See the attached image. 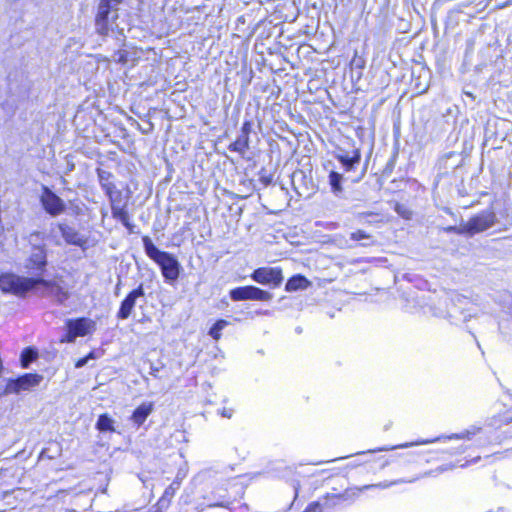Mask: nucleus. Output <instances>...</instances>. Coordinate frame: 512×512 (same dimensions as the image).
Returning <instances> with one entry per match:
<instances>
[{
    "label": "nucleus",
    "mask_w": 512,
    "mask_h": 512,
    "mask_svg": "<svg viewBox=\"0 0 512 512\" xmlns=\"http://www.w3.org/2000/svg\"><path fill=\"white\" fill-rule=\"evenodd\" d=\"M142 242L145 254L158 265L164 282L175 285L183 271L178 258L170 252L160 250L149 236H143Z\"/></svg>",
    "instance_id": "1"
},
{
    "label": "nucleus",
    "mask_w": 512,
    "mask_h": 512,
    "mask_svg": "<svg viewBox=\"0 0 512 512\" xmlns=\"http://www.w3.org/2000/svg\"><path fill=\"white\" fill-rule=\"evenodd\" d=\"M123 0H100L95 16V28L98 34L106 36L117 27L119 5Z\"/></svg>",
    "instance_id": "2"
},
{
    "label": "nucleus",
    "mask_w": 512,
    "mask_h": 512,
    "mask_svg": "<svg viewBox=\"0 0 512 512\" xmlns=\"http://www.w3.org/2000/svg\"><path fill=\"white\" fill-rule=\"evenodd\" d=\"M0 290L5 294L25 297L35 291V277L20 276L12 272L1 273Z\"/></svg>",
    "instance_id": "3"
},
{
    "label": "nucleus",
    "mask_w": 512,
    "mask_h": 512,
    "mask_svg": "<svg viewBox=\"0 0 512 512\" xmlns=\"http://www.w3.org/2000/svg\"><path fill=\"white\" fill-rule=\"evenodd\" d=\"M65 333L60 343H74L78 337H85L96 330V322L88 317L70 318L65 321Z\"/></svg>",
    "instance_id": "4"
},
{
    "label": "nucleus",
    "mask_w": 512,
    "mask_h": 512,
    "mask_svg": "<svg viewBox=\"0 0 512 512\" xmlns=\"http://www.w3.org/2000/svg\"><path fill=\"white\" fill-rule=\"evenodd\" d=\"M48 266L47 245L30 247L28 255L24 260L23 267L32 277H42Z\"/></svg>",
    "instance_id": "5"
},
{
    "label": "nucleus",
    "mask_w": 512,
    "mask_h": 512,
    "mask_svg": "<svg viewBox=\"0 0 512 512\" xmlns=\"http://www.w3.org/2000/svg\"><path fill=\"white\" fill-rule=\"evenodd\" d=\"M39 202L44 212L52 218L60 216L67 209L65 201L46 185L41 187Z\"/></svg>",
    "instance_id": "6"
},
{
    "label": "nucleus",
    "mask_w": 512,
    "mask_h": 512,
    "mask_svg": "<svg viewBox=\"0 0 512 512\" xmlns=\"http://www.w3.org/2000/svg\"><path fill=\"white\" fill-rule=\"evenodd\" d=\"M39 288L42 297L52 298L59 305L64 304L70 297L67 289L55 281L45 279L43 276L35 277V291Z\"/></svg>",
    "instance_id": "7"
},
{
    "label": "nucleus",
    "mask_w": 512,
    "mask_h": 512,
    "mask_svg": "<svg viewBox=\"0 0 512 512\" xmlns=\"http://www.w3.org/2000/svg\"><path fill=\"white\" fill-rule=\"evenodd\" d=\"M43 376L38 373H24L16 378L7 379L5 394H19L22 391H29L38 386Z\"/></svg>",
    "instance_id": "8"
},
{
    "label": "nucleus",
    "mask_w": 512,
    "mask_h": 512,
    "mask_svg": "<svg viewBox=\"0 0 512 512\" xmlns=\"http://www.w3.org/2000/svg\"><path fill=\"white\" fill-rule=\"evenodd\" d=\"M232 301H270L273 294L253 285L239 286L229 291Z\"/></svg>",
    "instance_id": "9"
},
{
    "label": "nucleus",
    "mask_w": 512,
    "mask_h": 512,
    "mask_svg": "<svg viewBox=\"0 0 512 512\" xmlns=\"http://www.w3.org/2000/svg\"><path fill=\"white\" fill-rule=\"evenodd\" d=\"M250 278L270 288L279 287L284 280L282 269L279 267H259L251 273Z\"/></svg>",
    "instance_id": "10"
},
{
    "label": "nucleus",
    "mask_w": 512,
    "mask_h": 512,
    "mask_svg": "<svg viewBox=\"0 0 512 512\" xmlns=\"http://www.w3.org/2000/svg\"><path fill=\"white\" fill-rule=\"evenodd\" d=\"M496 223V214L493 210H483L471 217L466 223L467 236L486 231Z\"/></svg>",
    "instance_id": "11"
},
{
    "label": "nucleus",
    "mask_w": 512,
    "mask_h": 512,
    "mask_svg": "<svg viewBox=\"0 0 512 512\" xmlns=\"http://www.w3.org/2000/svg\"><path fill=\"white\" fill-rule=\"evenodd\" d=\"M335 159L340 163L341 168L346 172H355L360 165L361 153L359 149L351 148L346 150L344 148H337L334 151Z\"/></svg>",
    "instance_id": "12"
},
{
    "label": "nucleus",
    "mask_w": 512,
    "mask_h": 512,
    "mask_svg": "<svg viewBox=\"0 0 512 512\" xmlns=\"http://www.w3.org/2000/svg\"><path fill=\"white\" fill-rule=\"evenodd\" d=\"M145 297L144 284L140 283L136 288L131 290L126 297L121 301L120 307L117 311V318L119 320H126L130 317L137 300Z\"/></svg>",
    "instance_id": "13"
},
{
    "label": "nucleus",
    "mask_w": 512,
    "mask_h": 512,
    "mask_svg": "<svg viewBox=\"0 0 512 512\" xmlns=\"http://www.w3.org/2000/svg\"><path fill=\"white\" fill-rule=\"evenodd\" d=\"M474 434H475L474 431L466 430L462 433H454L449 436H440V437H437V438H434L431 440H421V441H417V442L404 443V444L391 446V447L385 446V447H381L378 449H371V450H368L366 453H375L378 451H390V450H394V449H398V448H407V447H411V446H415V445L429 444V443L438 442V441H442V440L471 439V437ZM364 453L365 452H358L357 454H364Z\"/></svg>",
    "instance_id": "14"
},
{
    "label": "nucleus",
    "mask_w": 512,
    "mask_h": 512,
    "mask_svg": "<svg viewBox=\"0 0 512 512\" xmlns=\"http://www.w3.org/2000/svg\"><path fill=\"white\" fill-rule=\"evenodd\" d=\"M57 228L66 244L86 249L88 242L87 237L82 235L73 226H70L65 222H59L57 224Z\"/></svg>",
    "instance_id": "15"
},
{
    "label": "nucleus",
    "mask_w": 512,
    "mask_h": 512,
    "mask_svg": "<svg viewBox=\"0 0 512 512\" xmlns=\"http://www.w3.org/2000/svg\"><path fill=\"white\" fill-rule=\"evenodd\" d=\"M464 157L458 152H448L444 154L437 163L439 173L438 175H445L449 170H456L462 166Z\"/></svg>",
    "instance_id": "16"
},
{
    "label": "nucleus",
    "mask_w": 512,
    "mask_h": 512,
    "mask_svg": "<svg viewBox=\"0 0 512 512\" xmlns=\"http://www.w3.org/2000/svg\"><path fill=\"white\" fill-rule=\"evenodd\" d=\"M111 213L112 217L119 221L130 233L134 232V224L130 221L128 205H119V203L115 204V201H112Z\"/></svg>",
    "instance_id": "17"
},
{
    "label": "nucleus",
    "mask_w": 512,
    "mask_h": 512,
    "mask_svg": "<svg viewBox=\"0 0 512 512\" xmlns=\"http://www.w3.org/2000/svg\"><path fill=\"white\" fill-rule=\"evenodd\" d=\"M154 410L153 402H144L132 413L131 420L137 427H140Z\"/></svg>",
    "instance_id": "18"
},
{
    "label": "nucleus",
    "mask_w": 512,
    "mask_h": 512,
    "mask_svg": "<svg viewBox=\"0 0 512 512\" xmlns=\"http://www.w3.org/2000/svg\"><path fill=\"white\" fill-rule=\"evenodd\" d=\"M96 173L101 189L104 191L105 195H110L112 190H115L116 188L112 181L114 175L110 171L101 168H97Z\"/></svg>",
    "instance_id": "19"
},
{
    "label": "nucleus",
    "mask_w": 512,
    "mask_h": 512,
    "mask_svg": "<svg viewBox=\"0 0 512 512\" xmlns=\"http://www.w3.org/2000/svg\"><path fill=\"white\" fill-rule=\"evenodd\" d=\"M310 285L311 282L304 275L295 274L285 283V290L287 292H294L307 289Z\"/></svg>",
    "instance_id": "20"
},
{
    "label": "nucleus",
    "mask_w": 512,
    "mask_h": 512,
    "mask_svg": "<svg viewBox=\"0 0 512 512\" xmlns=\"http://www.w3.org/2000/svg\"><path fill=\"white\" fill-rule=\"evenodd\" d=\"M114 419L107 413L100 414L96 421V429L100 433H112L116 432Z\"/></svg>",
    "instance_id": "21"
},
{
    "label": "nucleus",
    "mask_w": 512,
    "mask_h": 512,
    "mask_svg": "<svg viewBox=\"0 0 512 512\" xmlns=\"http://www.w3.org/2000/svg\"><path fill=\"white\" fill-rule=\"evenodd\" d=\"M250 146V138L248 136L239 134L234 142L229 144L228 150L230 152H237L241 156H244Z\"/></svg>",
    "instance_id": "22"
},
{
    "label": "nucleus",
    "mask_w": 512,
    "mask_h": 512,
    "mask_svg": "<svg viewBox=\"0 0 512 512\" xmlns=\"http://www.w3.org/2000/svg\"><path fill=\"white\" fill-rule=\"evenodd\" d=\"M38 358V351L34 347H26L20 354V363L22 368H29L30 364Z\"/></svg>",
    "instance_id": "23"
},
{
    "label": "nucleus",
    "mask_w": 512,
    "mask_h": 512,
    "mask_svg": "<svg viewBox=\"0 0 512 512\" xmlns=\"http://www.w3.org/2000/svg\"><path fill=\"white\" fill-rule=\"evenodd\" d=\"M229 325V322L225 319H218L209 328L208 335L215 341L221 338V332Z\"/></svg>",
    "instance_id": "24"
},
{
    "label": "nucleus",
    "mask_w": 512,
    "mask_h": 512,
    "mask_svg": "<svg viewBox=\"0 0 512 512\" xmlns=\"http://www.w3.org/2000/svg\"><path fill=\"white\" fill-rule=\"evenodd\" d=\"M344 177L341 173L337 171H331L329 173V184L331 186V189L335 195H339L342 193V181Z\"/></svg>",
    "instance_id": "25"
},
{
    "label": "nucleus",
    "mask_w": 512,
    "mask_h": 512,
    "mask_svg": "<svg viewBox=\"0 0 512 512\" xmlns=\"http://www.w3.org/2000/svg\"><path fill=\"white\" fill-rule=\"evenodd\" d=\"M350 239L353 241L365 240L366 242L361 243V246H363V247H367V246L373 245L375 243V240L373 239V237L364 230H357L355 232H352L350 234Z\"/></svg>",
    "instance_id": "26"
},
{
    "label": "nucleus",
    "mask_w": 512,
    "mask_h": 512,
    "mask_svg": "<svg viewBox=\"0 0 512 512\" xmlns=\"http://www.w3.org/2000/svg\"><path fill=\"white\" fill-rule=\"evenodd\" d=\"M29 247L41 246L45 244V234L41 231L35 230L27 236Z\"/></svg>",
    "instance_id": "27"
},
{
    "label": "nucleus",
    "mask_w": 512,
    "mask_h": 512,
    "mask_svg": "<svg viewBox=\"0 0 512 512\" xmlns=\"http://www.w3.org/2000/svg\"><path fill=\"white\" fill-rule=\"evenodd\" d=\"M394 211L403 219L409 220L412 218L413 212L405 204L396 202L394 205Z\"/></svg>",
    "instance_id": "28"
},
{
    "label": "nucleus",
    "mask_w": 512,
    "mask_h": 512,
    "mask_svg": "<svg viewBox=\"0 0 512 512\" xmlns=\"http://www.w3.org/2000/svg\"><path fill=\"white\" fill-rule=\"evenodd\" d=\"M110 202V207L112 208V201H115V204L119 203V205H128L129 195L126 196V199L123 200L122 192L120 190H112L110 195H106Z\"/></svg>",
    "instance_id": "29"
},
{
    "label": "nucleus",
    "mask_w": 512,
    "mask_h": 512,
    "mask_svg": "<svg viewBox=\"0 0 512 512\" xmlns=\"http://www.w3.org/2000/svg\"><path fill=\"white\" fill-rule=\"evenodd\" d=\"M174 493H175V489L173 487V484H171L170 486H168L162 497L160 498L158 504L160 507H167L169 505V502L171 500V498L174 496Z\"/></svg>",
    "instance_id": "30"
},
{
    "label": "nucleus",
    "mask_w": 512,
    "mask_h": 512,
    "mask_svg": "<svg viewBox=\"0 0 512 512\" xmlns=\"http://www.w3.org/2000/svg\"><path fill=\"white\" fill-rule=\"evenodd\" d=\"M259 181L264 187H268L269 185H271L273 177L271 174L267 173V170L265 168H262L259 171Z\"/></svg>",
    "instance_id": "31"
},
{
    "label": "nucleus",
    "mask_w": 512,
    "mask_h": 512,
    "mask_svg": "<svg viewBox=\"0 0 512 512\" xmlns=\"http://www.w3.org/2000/svg\"><path fill=\"white\" fill-rule=\"evenodd\" d=\"M444 230L448 233H455L458 235H467L466 223L461 226H448V227L444 228Z\"/></svg>",
    "instance_id": "32"
},
{
    "label": "nucleus",
    "mask_w": 512,
    "mask_h": 512,
    "mask_svg": "<svg viewBox=\"0 0 512 512\" xmlns=\"http://www.w3.org/2000/svg\"><path fill=\"white\" fill-rule=\"evenodd\" d=\"M114 56L118 63L126 64L129 61V52L126 50H118Z\"/></svg>",
    "instance_id": "33"
},
{
    "label": "nucleus",
    "mask_w": 512,
    "mask_h": 512,
    "mask_svg": "<svg viewBox=\"0 0 512 512\" xmlns=\"http://www.w3.org/2000/svg\"><path fill=\"white\" fill-rule=\"evenodd\" d=\"M253 123L251 120H245L240 129V134L248 136L250 138V133L252 132Z\"/></svg>",
    "instance_id": "34"
},
{
    "label": "nucleus",
    "mask_w": 512,
    "mask_h": 512,
    "mask_svg": "<svg viewBox=\"0 0 512 512\" xmlns=\"http://www.w3.org/2000/svg\"><path fill=\"white\" fill-rule=\"evenodd\" d=\"M402 482H405V481L398 480V481H394V482H390V483H379V484H373V485H366L362 489L365 490V489H370V488H374V487L387 488V487H390L391 485H394L397 483H402Z\"/></svg>",
    "instance_id": "35"
},
{
    "label": "nucleus",
    "mask_w": 512,
    "mask_h": 512,
    "mask_svg": "<svg viewBox=\"0 0 512 512\" xmlns=\"http://www.w3.org/2000/svg\"><path fill=\"white\" fill-rule=\"evenodd\" d=\"M303 512H322V506L319 502L315 501L310 503Z\"/></svg>",
    "instance_id": "36"
},
{
    "label": "nucleus",
    "mask_w": 512,
    "mask_h": 512,
    "mask_svg": "<svg viewBox=\"0 0 512 512\" xmlns=\"http://www.w3.org/2000/svg\"><path fill=\"white\" fill-rule=\"evenodd\" d=\"M278 469H279L278 477H280V478H285V477L293 474V470L291 467L283 466V467H279Z\"/></svg>",
    "instance_id": "37"
},
{
    "label": "nucleus",
    "mask_w": 512,
    "mask_h": 512,
    "mask_svg": "<svg viewBox=\"0 0 512 512\" xmlns=\"http://www.w3.org/2000/svg\"><path fill=\"white\" fill-rule=\"evenodd\" d=\"M233 409L231 408H223L221 410H219V414L224 417V418H228L230 419L233 415Z\"/></svg>",
    "instance_id": "38"
},
{
    "label": "nucleus",
    "mask_w": 512,
    "mask_h": 512,
    "mask_svg": "<svg viewBox=\"0 0 512 512\" xmlns=\"http://www.w3.org/2000/svg\"><path fill=\"white\" fill-rule=\"evenodd\" d=\"M448 468L446 466H440L438 467L437 469L435 470H431V471H427L423 474V476H431L433 475L434 473H440V472H443V471H446Z\"/></svg>",
    "instance_id": "39"
},
{
    "label": "nucleus",
    "mask_w": 512,
    "mask_h": 512,
    "mask_svg": "<svg viewBox=\"0 0 512 512\" xmlns=\"http://www.w3.org/2000/svg\"><path fill=\"white\" fill-rule=\"evenodd\" d=\"M88 359L86 358V356L82 357V358H79L76 363H75V367L76 368H82L84 367L85 365L88 364Z\"/></svg>",
    "instance_id": "40"
},
{
    "label": "nucleus",
    "mask_w": 512,
    "mask_h": 512,
    "mask_svg": "<svg viewBox=\"0 0 512 512\" xmlns=\"http://www.w3.org/2000/svg\"><path fill=\"white\" fill-rule=\"evenodd\" d=\"M160 370L159 366H156L153 363H150V375L154 376L155 378H158V372Z\"/></svg>",
    "instance_id": "41"
},
{
    "label": "nucleus",
    "mask_w": 512,
    "mask_h": 512,
    "mask_svg": "<svg viewBox=\"0 0 512 512\" xmlns=\"http://www.w3.org/2000/svg\"><path fill=\"white\" fill-rule=\"evenodd\" d=\"M304 177H305V175H304L303 171H301V170L295 171L292 174V183L294 184L297 179H302Z\"/></svg>",
    "instance_id": "42"
},
{
    "label": "nucleus",
    "mask_w": 512,
    "mask_h": 512,
    "mask_svg": "<svg viewBox=\"0 0 512 512\" xmlns=\"http://www.w3.org/2000/svg\"><path fill=\"white\" fill-rule=\"evenodd\" d=\"M100 354L95 351V350H92L90 351L87 355H86V358L89 360H94V359H97L99 358Z\"/></svg>",
    "instance_id": "43"
},
{
    "label": "nucleus",
    "mask_w": 512,
    "mask_h": 512,
    "mask_svg": "<svg viewBox=\"0 0 512 512\" xmlns=\"http://www.w3.org/2000/svg\"><path fill=\"white\" fill-rule=\"evenodd\" d=\"M120 289H121V280L118 281V283L116 284L115 286V290H114V294L116 296H119L120 294Z\"/></svg>",
    "instance_id": "44"
},
{
    "label": "nucleus",
    "mask_w": 512,
    "mask_h": 512,
    "mask_svg": "<svg viewBox=\"0 0 512 512\" xmlns=\"http://www.w3.org/2000/svg\"><path fill=\"white\" fill-rule=\"evenodd\" d=\"M364 173H365V171H361L359 175H357V176H355V177L351 178V181H352V182L359 181V180L364 176Z\"/></svg>",
    "instance_id": "45"
},
{
    "label": "nucleus",
    "mask_w": 512,
    "mask_h": 512,
    "mask_svg": "<svg viewBox=\"0 0 512 512\" xmlns=\"http://www.w3.org/2000/svg\"><path fill=\"white\" fill-rule=\"evenodd\" d=\"M464 95L471 98L472 100L476 99V96L472 92L464 91Z\"/></svg>",
    "instance_id": "46"
},
{
    "label": "nucleus",
    "mask_w": 512,
    "mask_h": 512,
    "mask_svg": "<svg viewBox=\"0 0 512 512\" xmlns=\"http://www.w3.org/2000/svg\"><path fill=\"white\" fill-rule=\"evenodd\" d=\"M256 314L257 315H268L269 314V311L268 310H258L256 311Z\"/></svg>",
    "instance_id": "47"
},
{
    "label": "nucleus",
    "mask_w": 512,
    "mask_h": 512,
    "mask_svg": "<svg viewBox=\"0 0 512 512\" xmlns=\"http://www.w3.org/2000/svg\"><path fill=\"white\" fill-rule=\"evenodd\" d=\"M295 491V497L298 495L300 484L299 482H296V484L293 486Z\"/></svg>",
    "instance_id": "48"
},
{
    "label": "nucleus",
    "mask_w": 512,
    "mask_h": 512,
    "mask_svg": "<svg viewBox=\"0 0 512 512\" xmlns=\"http://www.w3.org/2000/svg\"><path fill=\"white\" fill-rule=\"evenodd\" d=\"M390 423L384 426V430L387 431L390 428Z\"/></svg>",
    "instance_id": "49"
},
{
    "label": "nucleus",
    "mask_w": 512,
    "mask_h": 512,
    "mask_svg": "<svg viewBox=\"0 0 512 512\" xmlns=\"http://www.w3.org/2000/svg\"><path fill=\"white\" fill-rule=\"evenodd\" d=\"M214 506L224 507V506H225V504H224L223 502H221V503L215 504Z\"/></svg>",
    "instance_id": "50"
},
{
    "label": "nucleus",
    "mask_w": 512,
    "mask_h": 512,
    "mask_svg": "<svg viewBox=\"0 0 512 512\" xmlns=\"http://www.w3.org/2000/svg\"><path fill=\"white\" fill-rule=\"evenodd\" d=\"M348 456H344V457H338L336 459H334L333 461H336V460H341V459H344V458H347Z\"/></svg>",
    "instance_id": "51"
},
{
    "label": "nucleus",
    "mask_w": 512,
    "mask_h": 512,
    "mask_svg": "<svg viewBox=\"0 0 512 512\" xmlns=\"http://www.w3.org/2000/svg\"><path fill=\"white\" fill-rule=\"evenodd\" d=\"M46 453V449L42 450L41 455H44Z\"/></svg>",
    "instance_id": "52"
},
{
    "label": "nucleus",
    "mask_w": 512,
    "mask_h": 512,
    "mask_svg": "<svg viewBox=\"0 0 512 512\" xmlns=\"http://www.w3.org/2000/svg\"><path fill=\"white\" fill-rule=\"evenodd\" d=\"M417 479H418V478H415V479H413V480H409L408 482H409V483H412V482H414V481H415V480H417Z\"/></svg>",
    "instance_id": "53"
}]
</instances>
